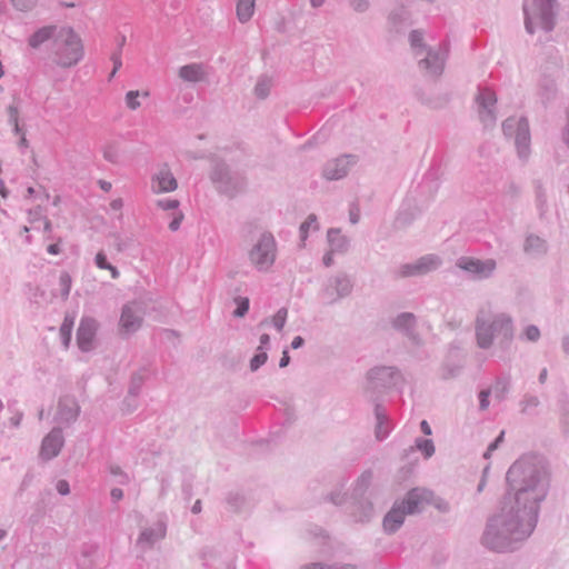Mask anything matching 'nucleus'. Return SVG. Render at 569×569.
Listing matches in <instances>:
<instances>
[{
	"label": "nucleus",
	"mask_w": 569,
	"mask_h": 569,
	"mask_svg": "<svg viewBox=\"0 0 569 569\" xmlns=\"http://www.w3.org/2000/svg\"><path fill=\"white\" fill-rule=\"evenodd\" d=\"M143 311L138 302H129L122 307L120 316V330L123 333L131 335L136 332L142 323Z\"/></svg>",
	"instance_id": "nucleus-15"
},
{
	"label": "nucleus",
	"mask_w": 569,
	"mask_h": 569,
	"mask_svg": "<svg viewBox=\"0 0 569 569\" xmlns=\"http://www.w3.org/2000/svg\"><path fill=\"white\" fill-rule=\"evenodd\" d=\"M556 0H531L523 4L525 27L530 34L537 30L549 32L555 27Z\"/></svg>",
	"instance_id": "nucleus-4"
},
{
	"label": "nucleus",
	"mask_w": 569,
	"mask_h": 569,
	"mask_svg": "<svg viewBox=\"0 0 569 569\" xmlns=\"http://www.w3.org/2000/svg\"><path fill=\"white\" fill-rule=\"evenodd\" d=\"M50 44L52 61L61 68L78 64L84 54L82 40L71 27H60Z\"/></svg>",
	"instance_id": "nucleus-3"
},
{
	"label": "nucleus",
	"mask_w": 569,
	"mask_h": 569,
	"mask_svg": "<svg viewBox=\"0 0 569 569\" xmlns=\"http://www.w3.org/2000/svg\"><path fill=\"white\" fill-rule=\"evenodd\" d=\"M251 264L266 272L277 259V241L271 232H262L248 253Z\"/></svg>",
	"instance_id": "nucleus-7"
},
{
	"label": "nucleus",
	"mask_w": 569,
	"mask_h": 569,
	"mask_svg": "<svg viewBox=\"0 0 569 569\" xmlns=\"http://www.w3.org/2000/svg\"><path fill=\"white\" fill-rule=\"evenodd\" d=\"M366 391L372 396L386 392L393 388H401L405 378L397 367L378 366L371 368L366 376Z\"/></svg>",
	"instance_id": "nucleus-5"
},
{
	"label": "nucleus",
	"mask_w": 569,
	"mask_h": 569,
	"mask_svg": "<svg viewBox=\"0 0 569 569\" xmlns=\"http://www.w3.org/2000/svg\"><path fill=\"white\" fill-rule=\"evenodd\" d=\"M456 266L470 274L472 279L485 280L495 273L497 269V261L492 258L481 260L463 256L457 259Z\"/></svg>",
	"instance_id": "nucleus-11"
},
{
	"label": "nucleus",
	"mask_w": 569,
	"mask_h": 569,
	"mask_svg": "<svg viewBox=\"0 0 569 569\" xmlns=\"http://www.w3.org/2000/svg\"><path fill=\"white\" fill-rule=\"evenodd\" d=\"M507 481L509 491L481 537V543L497 552L513 551L533 532L551 487V470L543 457L523 455L509 467Z\"/></svg>",
	"instance_id": "nucleus-1"
},
{
	"label": "nucleus",
	"mask_w": 569,
	"mask_h": 569,
	"mask_svg": "<svg viewBox=\"0 0 569 569\" xmlns=\"http://www.w3.org/2000/svg\"><path fill=\"white\" fill-rule=\"evenodd\" d=\"M409 42L415 58L423 56V53L431 48L425 43L423 33L420 30H412L410 32Z\"/></svg>",
	"instance_id": "nucleus-30"
},
{
	"label": "nucleus",
	"mask_w": 569,
	"mask_h": 569,
	"mask_svg": "<svg viewBox=\"0 0 569 569\" xmlns=\"http://www.w3.org/2000/svg\"><path fill=\"white\" fill-rule=\"evenodd\" d=\"M182 220H183V213L181 211L173 212L172 220L169 223V229L171 231H177L180 228Z\"/></svg>",
	"instance_id": "nucleus-57"
},
{
	"label": "nucleus",
	"mask_w": 569,
	"mask_h": 569,
	"mask_svg": "<svg viewBox=\"0 0 569 569\" xmlns=\"http://www.w3.org/2000/svg\"><path fill=\"white\" fill-rule=\"evenodd\" d=\"M256 8V0H237L236 11L237 18L241 23L248 22L253 13Z\"/></svg>",
	"instance_id": "nucleus-29"
},
{
	"label": "nucleus",
	"mask_w": 569,
	"mask_h": 569,
	"mask_svg": "<svg viewBox=\"0 0 569 569\" xmlns=\"http://www.w3.org/2000/svg\"><path fill=\"white\" fill-rule=\"evenodd\" d=\"M523 251L530 257L539 258L548 252V243L543 238L531 233L525 239Z\"/></svg>",
	"instance_id": "nucleus-24"
},
{
	"label": "nucleus",
	"mask_w": 569,
	"mask_h": 569,
	"mask_svg": "<svg viewBox=\"0 0 569 569\" xmlns=\"http://www.w3.org/2000/svg\"><path fill=\"white\" fill-rule=\"evenodd\" d=\"M461 367L457 365H447L442 368V378L443 379H451L459 375Z\"/></svg>",
	"instance_id": "nucleus-53"
},
{
	"label": "nucleus",
	"mask_w": 569,
	"mask_h": 569,
	"mask_svg": "<svg viewBox=\"0 0 569 569\" xmlns=\"http://www.w3.org/2000/svg\"><path fill=\"white\" fill-rule=\"evenodd\" d=\"M407 515L408 512L405 510L403 503L396 501L383 518V530L387 533H395L402 526Z\"/></svg>",
	"instance_id": "nucleus-22"
},
{
	"label": "nucleus",
	"mask_w": 569,
	"mask_h": 569,
	"mask_svg": "<svg viewBox=\"0 0 569 569\" xmlns=\"http://www.w3.org/2000/svg\"><path fill=\"white\" fill-rule=\"evenodd\" d=\"M272 88V79L269 76H261L259 77L256 86H254V94L259 99H266L270 90Z\"/></svg>",
	"instance_id": "nucleus-34"
},
{
	"label": "nucleus",
	"mask_w": 569,
	"mask_h": 569,
	"mask_svg": "<svg viewBox=\"0 0 569 569\" xmlns=\"http://www.w3.org/2000/svg\"><path fill=\"white\" fill-rule=\"evenodd\" d=\"M358 159L353 154H342L328 160L322 169V176L329 181L340 180L348 176Z\"/></svg>",
	"instance_id": "nucleus-14"
},
{
	"label": "nucleus",
	"mask_w": 569,
	"mask_h": 569,
	"mask_svg": "<svg viewBox=\"0 0 569 569\" xmlns=\"http://www.w3.org/2000/svg\"><path fill=\"white\" fill-rule=\"evenodd\" d=\"M180 202L177 199H161L157 201V207L164 211H179Z\"/></svg>",
	"instance_id": "nucleus-49"
},
{
	"label": "nucleus",
	"mask_w": 569,
	"mask_h": 569,
	"mask_svg": "<svg viewBox=\"0 0 569 569\" xmlns=\"http://www.w3.org/2000/svg\"><path fill=\"white\" fill-rule=\"evenodd\" d=\"M372 471L366 470L363 471L360 477L357 479L353 488V495L356 498L362 497L365 492L368 490V488L371 485L372 481Z\"/></svg>",
	"instance_id": "nucleus-33"
},
{
	"label": "nucleus",
	"mask_w": 569,
	"mask_h": 569,
	"mask_svg": "<svg viewBox=\"0 0 569 569\" xmlns=\"http://www.w3.org/2000/svg\"><path fill=\"white\" fill-rule=\"evenodd\" d=\"M432 492L430 490L423 488H415L410 490L406 497L398 501L399 503H403L405 510L408 515H415L420 512L426 505L431 501Z\"/></svg>",
	"instance_id": "nucleus-20"
},
{
	"label": "nucleus",
	"mask_w": 569,
	"mask_h": 569,
	"mask_svg": "<svg viewBox=\"0 0 569 569\" xmlns=\"http://www.w3.org/2000/svg\"><path fill=\"white\" fill-rule=\"evenodd\" d=\"M59 284L61 289V297L67 299L71 290V277L68 272H61L59 277Z\"/></svg>",
	"instance_id": "nucleus-45"
},
{
	"label": "nucleus",
	"mask_w": 569,
	"mask_h": 569,
	"mask_svg": "<svg viewBox=\"0 0 569 569\" xmlns=\"http://www.w3.org/2000/svg\"><path fill=\"white\" fill-rule=\"evenodd\" d=\"M299 569H356L352 565L329 566L321 562H311L301 566Z\"/></svg>",
	"instance_id": "nucleus-46"
},
{
	"label": "nucleus",
	"mask_w": 569,
	"mask_h": 569,
	"mask_svg": "<svg viewBox=\"0 0 569 569\" xmlns=\"http://www.w3.org/2000/svg\"><path fill=\"white\" fill-rule=\"evenodd\" d=\"M318 229H319V223H318L317 216L313 213L309 214L308 218L306 219V221L302 222L300 226L301 240L305 241L308 238L309 230L316 231Z\"/></svg>",
	"instance_id": "nucleus-38"
},
{
	"label": "nucleus",
	"mask_w": 569,
	"mask_h": 569,
	"mask_svg": "<svg viewBox=\"0 0 569 569\" xmlns=\"http://www.w3.org/2000/svg\"><path fill=\"white\" fill-rule=\"evenodd\" d=\"M178 188V181L167 163L161 164L151 177L153 193L172 192Z\"/></svg>",
	"instance_id": "nucleus-16"
},
{
	"label": "nucleus",
	"mask_w": 569,
	"mask_h": 569,
	"mask_svg": "<svg viewBox=\"0 0 569 569\" xmlns=\"http://www.w3.org/2000/svg\"><path fill=\"white\" fill-rule=\"evenodd\" d=\"M94 262H96V266L99 269L109 270L110 273H111V277L113 279H118L119 278L120 273H119L118 269L114 266H112L111 263L108 262L107 256L104 254L103 251H99L96 254Z\"/></svg>",
	"instance_id": "nucleus-37"
},
{
	"label": "nucleus",
	"mask_w": 569,
	"mask_h": 569,
	"mask_svg": "<svg viewBox=\"0 0 569 569\" xmlns=\"http://www.w3.org/2000/svg\"><path fill=\"white\" fill-rule=\"evenodd\" d=\"M268 360V355L266 351L258 350V353L252 357L250 360V370L257 371L261 366H263Z\"/></svg>",
	"instance_id": "nucleus-48"
},
{
	"label": "nucleus",
	"mask_w": 569,
	"mask_h": 569,
	"mask_svg": "<svg viewBox=\"0 0 569 569\" xmlns=\"http://www.w3.org/2000/svg\"><path fill=\"white\" fill-rule=\"evenodd\" d=\"M111 60H112V62H113V69H112V71H111V73H110V77H109L110 79H111L112 77H114V74L117 73V71H118V70L121 68V66H122V61H121V52H120V50H117L116 52H113V53H112V56H111Z\"/></svg>",
	"instance_id": "nucleus-58"
},
{
	"label": "nucleus",
	"mask_w": 569,
	"mask_h": 569,
	"mask_svg": "<svg viewBox=\"0 0 569 569\" xmlns=\"http://www.w3.org/2000/svg\"><path fill=\"white\" fill-rule=\"evenodd\" d=\"M373 515V506L370 501L363 500L358 501L355 505V510L352 511V516L356 521L365 522L370 520Z\"/></svg>",
	"instance_id": "nucleus-32"
},
{
	"label": "nucleus",
	"mask_w": 569,
	"mask_h": 569,
	"mask_svg": "<svg viewBox=\"0 0 569 569\" xmlns=\"http://www.w3.org/2000/svg\"><path fill=\"white\" fill-rule=\"evenodd\" d=\"M540 405L541 401L538 396L527 392L519 400L520 413L523 416H537Z\"/></svg>",
	"instance_id": "nucleus-28"
},
{
	"label": "nucleus",
	"mask_w": 569,
	"mask_h": 569,
	"mask_svg": "<svg viewBox=\"0 0 569 569\" xmlns=\"http://www.w3.org/2000/svg\"><path fill=\"white\" fill-rule=\"evenodd\" d=\"M336 252H332V250H329L328 252L325 253L323 258H322V262L326 267H330L332 263H333V254Z\"/></svg>",
	"instance_id": "nucleus-62"
},
{
	"label": "nucleus",
	"mask_w": 569,
	"mask_h": 569,
	"mask_svg": "<svg viewBox=\"0 0 569 569\" xmlns=\"http://www.w3.org/2000/svg\"><path fill=\"white\" fill-rule=\"evenodd\" d=\"M234 302L237 303V309L233 311V316L237 318H242L249 310V299L246 297H236Z\"/></svg>",
	"instance_id": "nucleus-44"
},
{
	"label": "nucleus",
	"mask_w": 569,
	"mask_h": 569,
	"mask_svg": "<svg viewBox=\"0 0 569 569\" xmlns=\"http://www.w3.org/2000/svg\"><path fill=\"white\" fill-rule=\"evenodd\" d=\"M56 488H57V491L62 496H67L70 493V486L67 480H63V479L59 480L56 485Z\"/></svg>",
	"instance_id": "nucleus-59"
},
{
	"label": "nucleus",
	"mask_w": 569,
	"mask_h": 569,
	"mask_svg": "<svg viewBox=\"0 0 569 569\" xmlns=\"http://www.w3.org/2000/svg\"><path fill=\"white\" fill-rule=\"evenodd\" d=\"M59 28L60 27H57V26H46V27L38 29L36 32H33L29 37L28 44L32 49H38L44 42H47L49 40H51V42H52L53 39L56 38V36L58 34L57 30H59Z\"/></svg>",
	"instance_id": "nucleus-26"
},
{
	"label": "nucleus",
	"mask_w": 569,
	"mask_h": 569,
	"mask_svg": "<svg viewBox=\"0 0 569 569\" xmlns=\"http://www.w3.org/2000/svg\"><path fill=\"white\" fill-rule=\"evenodd\" d=\"M491 395V390L490 389H483L479 392L478 395V398H479V409L481 411H485L489 408V405H490V401H489V397Z\"/></svg>",
	"instance_id": "nucleus-52"
},
{
	"label": "nucleus",
	"mask_w": 569,
	"mask_h": 569,
	"mask_svg": "<svg viewBox=\"0 0 569 569\" xmlns=\"http://www.w3.org/2000/svg\"><path fill=\"white\" fill-rule=\"evenodd\" d=\"M503 437H505V431H501V432L499 433V436L496 438V440H495V441H492V442L488 446V448H487L486 452L483 453V457H485L486 459H488V458L490 457V455L492 453V451H495V450L499 447V445L503 441Z\"/></svg>",
	"instance_id": "nucleus-56"
},
{
	"label": "nucleus",
	"mask_w": 569,
	"mask_h": 569,
	"mask_svg": "<svg viewBox=\"0 0 569 569\" xmlns=\"http://www.w3.org/2000/svg\"><path fill=\"white\" fill-rule=\"evenodd\" d=\"M350 8L358 13H363L369 10L370 1L369 0H349Z\"/></svg>",
	"instance_id": "nucleus-51"
},
{
	"label": "nucleus",
	"mask_w": 569,
	"mask_h": 569,
	"mask_svg": "<svg viewBox=\"0 0 569 569\" xmlns=\"http://www.w3.org/2000/svg\"><path fill=\"white\" fill-rule=\"evenodd\" d=\"M64 445V438L60 428H53L42 440L39 457L49 461L56 458Z\"/></svg>",
	"instance_id": "nucleus-18"
},
{
	"label": "nucleus",
	"mask_w": 569,
	"mask_h": 569,
	"mask_svg": "<svg viewBox=\"0 0 569 569\" xmlns=\"http://www.w3.org/2000/svg\"><path fill=\"white\" fill-rule=\"evenodd\" d=\"M8 121L10 124L19 122V108L17 104L12 103L7 108Z\"/></svg>",
	"instance_id": "nucleus-55"
},
{
	"label": "nucleus",
	"mask_w": 569,
	"mask_h": 569,
	"mask_svg": "<svg viewBox=\"0 0 569 569\" xmlns=\"http://www.w3.org/2000/svg\"><path fill=\"white\" fill-rule=\"evenodd\" d=\"M167 535V523L162 520L157 521L150 527L143 528L138 538L137 546L143 551L151 549L157 542L164 539Z\"/></svg>",
	"instance_id": "nucleus-17"
},
{
	"label": "nucleus",
	"mask_w": 569,
	"mask_h": 569,
	"mask_svg": "<svg viewBox=\"0 0 569 569\" xmlns=\"http://www.w3.org/2000/svg\"><path fill=\"white\" fill-rule=\"evenodd\" d=\"M140 96L148 97L149 93L147 91L141 93L138 90H130L126 93V104L130 110H137L141 106Z\"/></svg>",
	"instance_id": "nucleus-40"
},
{
	"label": "nucleus",
	"mask_w": 569,
	"mask_h": 569,
	"mask_svg": "<svg viewBox=\"0 0 569 569\" xmlns=\"http://www.w3.org/2000/svg\"><path fill=\"white\" fill-rule=\"evenodd\" d=\"M73 328V318L68 316L64 317L63 322L60 327V337L64 347H68L71 340V333Z\"/></svg>",
	"instance_id": "nucleus-39"
},
{
	"label": "nucleus",
	"mask_w": 569,
	"mask_h": 569,
	"mask_svg": "<svg viewBox=\"0 0 569 569\" xmlns=\"http://www.w3.org/2000/svg\"><path fill=\"white\" fill-rule=\"evenodd\" d=\"M147 377H148V370L146 368L139 369L131 376L129 391H128L129 396H131V397L139 396Z\"/></svg>",
	"instance_id": "nucleus-31"
},
{
	"label": "nucleus",
	"mask_w": 569,
	"mask_h": 569,
	"mask_svg": "<svg viewBox=\"0 0 569 569\" xmlns=\"http://www.w3.org/2000/svg\"><path fill=\"white\" fill-rule=\"evenodd\" d=\"M178 74L183 81L192 83L201 82L207 78L204 66L201 63H189L182 66L179 69Z\"/></svg>",
	"instance_id": "nucleus-25"
},
{
	"label": "nucleus",
	"mask_w": 569,
	"mask_h": 569,
	"mask_svg": "<svg viewBox=\"0 0 569 569\" xmlns=\"http://www.w3.org/2000/svg\"><path fill=\"white\" fill-rule=\"evenodd\" d=\"M419 69L428 77H440L445 70L447 50L442 47L430 48L423 56L416 58Z\"/></svg>",
	"instance_id": "nucleus-13"
},
{
	"label": "nucleus",
	"mask_w": 569,
	"mask_h": 569,
	"mask_svg": "<svg viewBox=\"0 0 569 569\" xmlns=\"http://www.w3.org/2000/svg\"><path fill=\"white\" fill-rule=\"evenodd\" d=\"M327 240L332 252L345 253L349 249L350 241L341 233L340 229H329L327 232Z\"/></svg>",
	"instance_id": "nucleus-27"
},
{
	"label": "nucleus",
	"mask_w": 569,
	"mask_h": 569,
	"mask_svg": "<svg viewBox=\"0 0 569 569\" xmlns=\"http://www.w3.org/2000/svg\"><path fill=\"white\" fill-rule=\"evenodd\" d=\"M417 449L419 450L426 459L431 458L435 455L436 448L433 441L431 439L417 438L415 440V446L410 448V450Z\"/></svg>",
	"instance_id": "nucleus-36"
},
{
	"label": "nucleus",
	"mask_w": 569,
	"mask_h": 569,
	"mask_svg": "<svg viewBox=\"0 0 569 569\" xmlns=\"http://www.w3.org/2000/svg\"><path fill=\"white\" fill-rule=\"evenodd\" d=\"M243 502H244L243 496L238 492H230L227 497V503L230 506L231 510H233V511L240 510Z\"/></svg>",
	"instance_id": "nucleus-47"
},
{
	"label": "nucleus",
	"mask_w": 569,
	"mask_h": 569,
	"mask_svg": "<svg viewBox=\"0 0 569 569\" xmlns=\"http://www.w3.org/2000/svg\"><path fill=\"white\" fill-rule=\"evenodd\" d=\"M27 214H28V222L31 223L34 229H38V227H36V223L43 221V219L46 218L43 214V209L40 206L29 209L27 211Z\"/></svg>",
	"instance_id": "nucleus-42"
},
{
	"label": "nucleus",
	"mask_w": 569,
	"mask_h": 569,
	"mask_svg": "<svg viewBox=\"0 0 569 569\" xmlns=\"http://www.w3.org/2000/svg\"><path fill=\"white\" fill-rule=\"evenodd\" d=\"M287 317H288L287 308H280L276 312V315L272 317L271 322L278 331H281L283 329L286 321H287Z\"/></svg>",
	"instance_id": "nucleus-43"
},
{
	"label": "nucleus",
	"mask_w": 569,
	"mask_h": 569,
	"mask_svg": "<svg viewBox=\"0 0 569 569\" xmlns=\"http://www.w3.org/2000/svg\"><path fill=\"white\" fill-rule=\"evenodd\" d=\"M353 290V281L345 272H338L326 279L320 291L319 298L326 306H332L340 300L349 297Z\"/></svg>",
	"instance_id": "nucleus-9"
},
{
	"label": "nucleus",
	"mask_w": 569,
	"mask_h": 569,
	"mask_svg": "<svg viewBox=\"0 0 569 569\" xmlns=\"http://www.w3.org/2000/svg\"><path fill=\"white\" fill-rule=\"evenodd\" d=\"M61 241L60 238H58V241L56 243H51L48 246L47 251L50 254H59L60 253V247L59 242Z\"/></svg>",
	"instance_id": "nucleus-63"
},
{
	"label": "nucleus",
	"mask_w": 569,
	"mask_h": 569,
	"mask_svg": "<svg viewBox=\"0 0 569 569\" xmlns=\"http://www.w3.org/2000/svg\"><path fill=\"white\" fill-rule=\"evenodd\" d=\"M441 264V258L437 254L430 253L422 256L412 262L399 266L396 270V276L398 278L420 277L437 270Z\"/></svg>",
	"instance_id": "nucleus-12"
},
{
	"label": "nucleus",
	"mask_w": 569,
	"mask_h": 569,
	"mask_svg": "<svg viewBox=\"0 0 569 569\" xmlns=\"http://www.w3.org/2000/svg\"><path fill=\"white\" fill-rule=\"evenodd\" d=\"M376 428L375 435L378 440H385L392 430V423L388 418L386 409L377 403L375 407Z\"/></svg>",
	"instance_id": "nucleus-23"
},
{
	"label": "nucleus",
	"mask_w": 569,
	"mask_h": 569,
	"mask_svg": "<svg viewBox=\"0 0 569 569\" xmlns=\"http://www.w3.org/2000/svg\"><path fill=\"white\" fill-rule=\"evenodd\" d=\"M79 416V406L71 397H63L59 400L56 420L60 423H71Z\"/></svg>",
	"instance_id": "nucleus-21"
},
{
	"label": "nucleus",
	"mask_w": 569,
	"mask_h": 569,
	"mask_svg": "<svg viewBox=\"0 0 569 569\" xmlns=\"http://www.w3.org/2000/svg\"><path fill=\"white\" fill-rule=\"evenodd\" d=\"M270 343V337L267 333H263L260 336V346L258 347V350L266 351Z\"/></svg>",
	"instance_id": "nucleus-60"
},
{
	"label": "nucleus",
	"mask_w": 569,
	"mask_h": 569,
	"mask_svg": "<svg viewBox=\"0 0 569 569\" xmlns=\"http://www.w3.org/2000/svg\"><path fill=\"white\" fill-rule=\"evenodd\" d=\"M416 318L412 313L403 312L396 317L393 320V326L396 329L405 330L408 333L415 327Z\"/></svg>",
	"instance_id": "nucleus-35"
},
{
	"label": "nucleus",
	"mask_w": 569,
	"mask_h": 569,
	"mask_svg": "<svg viewBox=\"0 0 569 569\" xmlns=\"http://www.w3.org/2000/svg\"><path fill=\"white\" fill-rule=\"evenodd\" d=\"M561 349L565 353L569 355V335L561 338Z\"/></svg>",
	"instance_id": "nucleus-64"
},
{
	"label": "nucleus",
	"mask_w": 569,
	"mask_h": 569,
	"mask_svg": "<svg viewBox=\"0 0 569 569\" xmlns=\"http://www.w3.org/2000/svg\"><path fill=\"white\" fill-rule=\"evenodd\" d=\"M478 117L485 127H492L497 121V96L488 87H479L475 97Z\"/></svg>",
	"instance_id": "nucleus-10"
},
{
	"label": "nucleus",
	"mask_w": 569,
	"mask_h": 569,
	"mask_svg": "<svg viewBox=\"0 0 569 569\" xmlns=\"http://www.w3.org/2000/svg\"><path fill=\"white\" fill-rule=\"evenodd\" d=\"M111 499L117 502L123 498V491L120 488H113L110 492Z\"/></svg>",
	"instance_id": "nucleus-61"
},
{
	"label": "nucleus",
	"mask_w": 569,
	"mask_h": 569,
	"mask_svg": "<svg viewBox=\"0 0 569 569\" xmlns=\"http://www.w3.org/2000/svg\"><path fill=\"white\" fill-rule=\"evenodd\" d=\"M502 131L506 137H512L520 160L527 161L530 157L531 136L527 118L509 117L502 122Z\"/></svg>",
	"instance_id": "nucleus-6"
},
{
	"label": "nucleus",
	"mask_w": 569,
	"mask_h": 569,
	"mask_svg": "<svg viewBox=\"0 0 569 569\" xmlns=\"http://www.w3.org/2000/svg\"><path fill=\"white\" fill-rule=\"evenodd\" d=\"M541 337L540 329L536 325H528L523 328L520 338L529 342H537Z\"/></svg>",
	"instance_id": "nucleus-41"
},
{
	"label": "nucleus",
	"mask_w": 569,
	"mask_h": 569,
	"mask_svg": "<svg viewBox=\"0 0 569 569\" xmlns=\"http://www.w3.org/2000/svg\"><path fill=\"white\" fill-rule=\"evenodd\" d=\"M103 158L111 163H117L119 161V151L117 147L113 144L106 146L103 149Z\"/></svg>",
	"instance_id": "nucleus-50"
},
{
	"label": "nucleus",
	"mask_w": 569,
	"mask_h": 569,
	"mask_svg": "<svg viewBox=\"0 0 569 569\" xmlns=\"http://www.w3.org/2000/svg\"><path fill=\"white\" fill-rule=\"evenodd\" d=\"M13 6L20 10V11H29L31 10L36 3L37 0H11Z\"/></svg>",
	"instance_id": "nucleus-54"
},
{
	"label": "nucleus",
	"mask_w": 569,
	"mask_h": 569,
	"mask_svg": "<svg viewBox=\"0 0 569 569\" xmlns=\"http://www.w3.org/2000/svg\"><path fill=\"white\" fill-rule=\"evenodd\" d=\"M97 330L98 322L96 319L90 317L81 319L77 331V343L81 351L88 352L93 349Z\"/></svg>",
	"instance_id": "nucleus-19"
},
{
	"label": "nucleus",
	"mask_w": 569,
	"mask_h": 569,
	"mask_svg": "<svg viewBox=\"0 0 569 569\" xmlns=\"http://www.w3.org/2000/svg\"><path fill=\"white\" fill-rule=\"evenodd\" d=\"M210 178L218 191L228 197H234L246 186L244 177L240 172L232 171L222 161L214 163Z\"/></svg>",
	"instance_id": "nucleus-8"
},
{
	"label": "nucleus",
	"mask_w": 569,
	"mask_h": 569,
	"mask_svg": "<svg viewBox=\"0 0 569 569\" xmlns=\"http://www.w3.org/2000/svg\"><path fill=\"white\" fill-rule=\"evenodd\" d=\"M475 331L477 346L480 349L487 350L496 345L506 350L515 338L513 319L506 312L480 309L476 317Z\"/></svg>",
	"instance_id": "nucleus-2"
}]
</instances>
